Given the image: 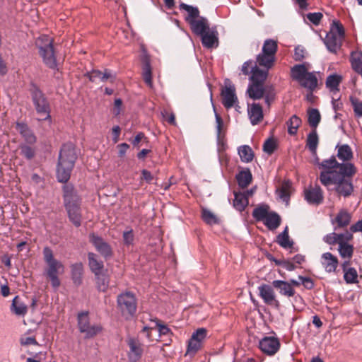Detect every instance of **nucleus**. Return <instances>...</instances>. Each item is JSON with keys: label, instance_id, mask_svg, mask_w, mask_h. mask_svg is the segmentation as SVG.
Instances as JSON below:
<instances>
[{"label": "nucleus", "instance_id": "f257e3e1", "mask_svg": "<svg viewBox=\"0 0 362 362\" xmlns=\"http://www.w3.org/2000/svg\"><path fill=\"white\" fill-rule=\"evenodd\" d=\"M336 149L337 157L342 161L341 163L334 156L321 163H319L318 158H316V163L322 170L320 175V180L328 190H334L339 195L348 197L354 190L351 180L357 172L354 164L349 162L353 158V151L348 144H338Z\"/></svg>", "mask_w": 362, "mask_h": 362}, {"label": "nucleus", "instance_id": "f03ea898", "mask_svg": "<svg viewBox=\"0 0 362 362\" xmlns=\"http://www.w3.org/2000/svg\"><path fill=\"white\" fill-rule=\"evenodd\" d=\"M76 158L75 148L72 144H66L62 146L59 152L57 168V176L59 182H66L68 181Z\"/></svg>", "mask_w": 362, "mask_h": 362}, {"label": "nucleus", "instance_id": "7ed1b4c3", "mask_svg": "<svg viewBox=\"0 0 362 362\" xmlns=\"http://www.w3.org/2000/svg\"><path fill=\"white\" fill-rule=\"evenodd\" d=\"M42 252L44 260L47 264L45 274L49 279L52 286L54 289H57L61 284L59 275L64 273L65 267L62 262L55 259L52 249L49 247H44Z\"/></svg>", "mask_w": 362, "mask_h": 362}, {"label": "nucleus", "instance_id": "20e7f679", "mask_svg": "<svg viewBox=\"0 0 362 362\" xmlns=\"http://www.w3.org/2000/svg\"><path fill=\"white\" fill-rule=\"evenodd\" d=\"M64 191V203L69 218L72 223L78 227L81 223V214L80 209L81 199L74 191L72 187L66 186Z\"/></svg>", "mask_w": 362, "mask_h": 362}, {"label": "nucleus", "instance_id": "39448f33", "mask_svg": "<svg viewBox=\"0 0 362 362\" xmlns=\"http://www.w3.org/2000/svg\"><path fill=\"white\" fill-rule=\"evenodd\" d=\"M35 43L45 64L51 69H55L57 62L52 46V39L48 35H42L37 37Z\"/></svg>", "mask_w": 362, "mask_h": 362}, {"label": "nucleus", "instance_id": "423d86ee", "mask_svg": "<svg viewBox=\"0 0 362 362\" xmlns=\"http://www.w3.org/2000/svg\"><path fill=\"white\" fill-rule=\"evenodd\" d=\"M308 70L305 64L296 65L291 69V75L300 86L313 90L317 86V79L313 72H308Z\"/></svg>", "mask_w": 362, "mask_h": 362}, {"label": "nucleus", "instance_id": "0eeeda50", "mask_svg": "<svg viewBox=\"0 0 362 362\" xmlns=\"http://www.w3.org/2000/svg\"><path fill=\"white\" fill-rule=\"evenodd\" d=\"M276 50L277 42L272 39L266 40L262 52L257 57V63L267 69H270L274 63Z\"/></svg>", "mask_w": 362, "mask_h": 362}, {"label": "nucleus", "instance_id": "6e6552de", "mask_svg": "<svg viewBox=\"0 0 362 362\" xmlns=\"http://www.w3.org/2000/svg\"><path fill=\"white\" fill-rule=\"evenodd\" d=\"M344 36V30L341 24L334 21L329 32L326 35L324 42L329 51L336 52L341 47Z\"/></svg>", "mask_w": 362, "mask_h": 362}, {"label": "nucleus", "instance_id": "1a4fd4ad", "mask_svg": "<svg viewBox=\"0 0 362 362\" xmlns=\"http://www.w3.org/2000/svg\"><path fill=\"white\" fill-rule=\"evenodd\" d=\"M221 95L222 104L226 109L234 107L237 112H240V107L238 105L235 88L229 79L224 81V86L221 89Z\"/></svg>", "mask_w": 362, "mask_h": 362}, {"label": "nucleus", "instance_id": "9d476101", "mask_svg": "<svg viewBox=\"0 0 362 362\" xmlns=\"http://www.w3.org/2000/svg\"><path fill=\"white\" fill-rule=\"evenodd\" d=\"M117 304L124 316H133L136 311V299L132 292L127 291L118 296Z\"/></svg>", "mask_w": 362, "mask_h": 362}, {"label": "nucleus", "instance_id": "9b49d317", "mask_svg": "<svg viewBox=\"0 0 362 362\" xmlns=\"http://www.w3.org/2000/svg\"><path fill=\"white\" fill-rule=\"evenodd\" d=\"M32 98L37 112L41 115L40 120H45L50 117L49 107L48 103L43 93L37 88H35L32 90Z\"/></svg>", "mask_w": 362, "mask_h": 362}, {"label": "nucleus", "instance_id": "f8f14e48", "mask_svg": "<svg viewBox=\"0 0 362 362\" xmlns=\"http://www.w3.org/2000/svg\"><path fill=\"white\" fill-rule=\"evenodd\" d=\"M78 324L80 332L84 333L86 338L95 336L102 329L99 325H90L88 313L78 314Z\"/></svg>", "mask_w": 362, "mask_h": 362}, {"label": "nucleus", "instance_id": "ddd939ff", "mask_svg": "<svg viewBox=\"0 0 362 362\" xmlns=\"http://www.w3.org/2000/svg\"><path fill=\"white\" fill-rule=\"evenodd\" d=\"M259 296L264 303L272 306L278 308L279 302L276 298L273 288L268 284H262L258 287Z\"/></svg>", "mask_w": 362, "mask_h": 362}, {"label": "nucleus", "instance_id": "4468645a", "mask_svg": "<svg viewBox=\"0 0 362 362\" xmlns=\"http://www.w3.org/2000/svg\"><path fill=\"white\" fill-rule=\"evenodd\" d=\"M259 346L264 354L272 356L279 349L280 343L274 337H265L259 341Z\"/></svg>", "mask_w": 362, "mask_h": 362}, {"label": "nucleus", "instance_id": "2eb2a0df", "mask_svg": "<svg viewBox=\"0 0 362 362\" xmlns=\"http://www.w3.org/2000/svg\"><path fill=\"white\" fill-rule=\"evenodd\" d=\"M127 344L129 348L128 351V358L130 362H137L140 360L143 354V345L136 339L130 338L127 340Z\"/></svg>", "mask_w": 362, "mask_h": 362}, {"label": "nucleus", "instance_id": "dca6fc26", "mask_svg": "<svg viewBox=\"0 0 362 362\" xmlns=\"http://www.w3.org/2000/svg\"><path fill=\"white\" fill-rule=\"evenodd\" d=\"M90 241L95 246L97 251L104 257H110L112 255L110 246L100 237L95 235V234H91L90 235Z\"/></svg>", "mask_w": 362, "mask_h": 362}, {"label": "nucleus", "instance_id": "f3484780", "mask_svg": "<svg viewBox=\"0 0 362 362\" xmlns=\"http://www.w3.org/2000/svg\"><path fill=\"white\" fill-rule=\"evenodd\" d=\"M16 129L27 144H34L36 142L37 138L35 134L26 124L23 122H17Z\"/></svg>", "mask_w": 362, "mask_h": 362}, {"label": "nucleus", "instance_id": "a211bd4d", "mask_svg": "<svg viewBox=\"0 0 362 362\" xmlns=\"http://www.w3.org/2000/svg\"><path fill=\"white\" fill-rule=\"evenodd\" d=\"M321 264L328 273L334 272L338 266V259L330 252H325L321 256Z\"/></svg>", "mask_w": 362, "mask_h": 362}, {"label": "nucleus", "instance_id": "6ab92c4d", "mask_svg": "<svg viewBox=\"0 0 362 362\" xmlns=\"http://www.w3.org/2000/svg\"><path fill=\"white\" fill-rule=\"evenodd\" d=\"M247 113L252 125L257 124L263 119L262 108L257 103L248 104Z\"/></svg>", "mask_w": 362, "mask_h": 362}, {"label": "nucleus", "instance_id": "aec40b11", "mask_svg": "<svg viewBox=\"0 0 362 362\" xmlns=\"http://www.w3.org/2000/svg\"><path fill=\"white\" fill-rule=\"evenodd\" d=\"M218 33L213 29H209L201 35L202 42L204 47L212 48L218 46Z\"/></svg>", "mask_w": 362, "mask_h": 362}, {"label": "nucleus", "instance_id": "412c9836", "mask_svg": "<svg viewBox=\"0 0 362 362\" xmlns=\"http://www.w3.org/2000/svg\"><path fill=\"white\" fill-rule=\"evenodd\" d=\"M272 286L276 288L279 293L286 297H292L295 294L293 287L288 282L281 280H274L272 281Z\"/></svg>", "mask_w": 362, "mask_h": 362}, {"label": "nucleus", "instance_id": "4be33fe9", "mask_svg": "<svg viewBox=\"0 0 362 362\" xmlns=\"http://www.w3.org/2000/svg\"><path fill=\"white\" fill-rule=\"evenodd\" d=\"M192 30L197 35H201L209 29L207 20L204 17H199L189 23Z\"/></svg>", "mask_w": 362, "mask_h": 362}, {"label": "nucleus", "instance_id": "5701e85b", "mask_svg": "<svg viewBox=\"0 0 362 362\" xmlns=\"http://www.w3.org/2000/svg\"><path fill=\"white\" fill-rule=\"evenodd\" d=\"M305 198L310 204H320L322 199V192L320 187L305 189Z\"/></svg>", "mask_w": 362, "mask_h": 362}, {"label": "nucleus", "instance_id": "b1692460", "mask_svg": "<svg viewBox=\"0 0 362 362\" xmlns=\"http://www.w3.org/2000/svg\"><path fill=\"white\" fill-rule=\"evenodd\" d=\"M89 79L93 82L99 81H106L110 80V82H113L115 76L112 74V73L105 70L104 73L101 72L99 70H93L91 72L88 74Z\"/></svg>", "mask_w": 362, "mask_h": 362}, {"label": "nucleus", "instance_id": "393cba45", "mask_svg": "<svg viewBox=\"0 0 362 362\" xmlns=\"http://www.w3.org/2000/svg\"><path fill=\"white\" fill-rule=\"evenodd\" d=\"M88 258L90 270L95 275H100L103 269V262L99 259L98 257L93 252L88 253Z\"/></svg>", "mask_w": 362, "mask_h": 362}, {"label": "nucleus", "instance_id": "a878e982", "mask_svg": "<svg viewBox=\"0 0 362 362\" xmlns=\"http://www.w3.org/2000/svg\"><path fill=\"white\" fill-rule=\"evenodd\" d=\"M251 73L250 81L252 83L263 84L267 78L268 69L261 70L255 64L252 67Z\"/></svg>", "mask_w": 362, "mask_h": 362}, {"label": "nucleus", "instance_id": "bb28decb", "mask_svg": "<svg viewBox=\"0 0 362 362\" xmlns=\"http://www.w3.org/2000/svg\"><path fill=\"white\" fill-rule=\"evenodd\" d=\"M247 94L253 100H258L264 96V89L262 84L250 83L247 89Z\"/></svg>", "mask_w": 362, "mask_h": 362}, {"label": "nucleus", "instance_id": "cd10ccee", "mask_svg": "<svg viewBox=\"0 0 362 362\" xmlns=\"http://www.w3.org/2000/svg\"><path fill=\"white\" fill-rule=\"evenodd\" d=\"M234 197L233 206L235 209L239 211H244L249 204L247 195L243 192H234Z\"/></svg>", "mask_w": 362, "mask_h": 362}, {"label": "nucleus", "instance_id": "c85d7f7f", "mask_svg": "<svg viewBox=\"0 0 362 362\" xmlns=\"http://www.w3.org/2000/svg\"><path fill=\"white\" fill-rule=\"evenodd\" d=\"M11 310L16 315L24 316L27 313L28 308L18 296H16L12 300Z\"/></svg>", "mask_w": 362, "mask_h": 362}, {"label": "nucleus", "instance_id": "c756f323", "mask_svg": "<svg viewBox=\"0 0 362 362\" xmlns=\"http://www.w3.org/2000/svg\"><path fill=\"white\" fill-rule=\"evenodd\" d=\"M263 222L269 230H275L281 223V218L276 213L271 212L268 214Z\"/></svg>", "mask_w": 362, "mask_h": 362}, {"label": "nucleus", "instance_id": "7c9ffc66", "mask_svg": "<svg viewBox=\"0 0 362 362\" xmlns=\"http://www.w3.org/2000/svg\"><path fill=\"white\" fill-rule=\"evenodd\" d=\"M238 152L242 162L247 163L253 160L254 153L248 145L240 146L238 149Z\"/></svg>", "mask_w": 362, "mask_h": 362}, {"label": "nucleus", "instance_id": "2f4dec72", "mask_svg": "<svg viewBox=\"0 0 362 362\" xmlns=\"http://www.w3.org/2000/svg\"><path fill=\"white\" fill-rule=\"evenodd\" d=\"M291 191V183L289 181L283 182L281 187L277 189L279 197L286 204L289 201V197Z\"/></svg>", "mask_w": 362, "mask_h": 362}, {"label": "nucleus", "instance_id": "473e14b6", "mask_svg": "<svg viewBox=\"0 0 362 362\" xmlns=\"http://www.w3.org/2000/svg\"><path fill=\"white\" fill-rule=\"evenodd\" d=\"M348 262H344L342 264L344 272V278L347 284H354L357 282L358 274L354 268L346 269Z\"/></svg>", "mask_w": 362, "mask_h": 362}, {"label": "nucleus", "instance_id": "72a5a7b5", "mask_svg": "<svg viewBox=\"0 0 362 362\" xmlns=\"http://www.w3.org/2000/svg\"><path fill=\"white\" fill-rule=\"evenodd\" d=\"M236 179L238 183V185L245 188L247 187L252 181V174L250 170L240 171L237 175Z\"/></svg>", "mask_w": 362, "mask_h": 362}, {"label": "nucleus", "instance_id": "f704fd0d", "mask_svg": "<svg viewBox=\"0 0 362 362\" xmlns=\"http://www.w3.org/2000/svg\"><path fill=\"white\" fill-rule=\"evenodd\" d=\"M180 8L187 12L186 21L188 23L192 22V21L199 17V11L197 7H194L192 6H189L186 4L182 3L180 5Z\"/></svg>", "mask_w": 362, "mask_h": 362}, {"label": "nucleus", "instance_id": "c9c22d12", "mask_svg": "<svg viewBox=\"0 0 362 362\" xmlns=\"http://www.w3.org/2000/svg\"><path fill=\"white\" fill-rule=\"evenodd\" d=\"M321 116L318 110L310 108L308 110V121L310 126L315 129L320 122Z\"/></svg>", "mask_w": 362, "mask_h": 362}, {"label": "nucleus", "instance_id": "e433bc0d", "mask_svg": "<svg viewBox=\"0 0 362 362\" xmlns=\"http://www.w3.org/2000/svg\"><path fill=\"white\" fill-rule=\"evenodd\" d=\"M306 145L312 153L316 155L318 145V136L315 130H313L308 135Z\"/></svg>", "mask_w": 362, "mask_h": 362}, {"label": "nucleus", "instance_id": "4c0bfd02", "mask_svg": "<svg viewBox=\"0 0 362 362\" xmlns=\"http://www.w3.org/2000/svg\"><path fill=\"white\" fill-rule=\"evenodd\" d=\"M72 279L76 284H80L81 281V276L83 274V264L81 263H75L71 264Z\"/></svg>", "mask_w": 362, "mask_h": 362}, {"label": "nucleus", "instance_id": "58836bf2", "mask_svg": "<svg viewBox=\"0 0 362 362\" xmlns=\"http://www.w3.org/2000/svg\"><path fill=\"white\" fill-rule=\"evenodd\" d=\"M288 133L290 135H296L298 129L301 124V119L296 115H293L287 122Z\"/></svg>", "mask_w": 362, "mask_h": 362}, {"label": "nucleus", "instance_id": "ea45409f", "mask_svg": "<svg viewBox=\"0 0 362 362\" xmlns=\"http://www.w3.org/2000/svg\"><path fill=\"white\" fill-rule=\"evenodd\" d=\"M269 214V206L265 204L260 205L256 207L253 212L252 216L255 220L258 221H264Z\"/></svg>", "mask_w": 362, "mask_h": 362}, {"label": "nucleus", "instance_id": "a19ab883", "mask_svg": "<svg viewBox=\"0 0 362 362\" xmlns=\"http://www.w3.org/2000/svg\"><path fill=\"white\" fill-rule=\"evenodd\" d=\"M351 62L352 68L358 73L362 71V53L354 52L351 54Z\"/></svg>", "mask_w": 362, "mask_h": 362}, {"label": "nucleus", "instance_id": "79ce46f5", "mask_svg": "<svg viewBox=\"0 0 362 362\" xmlns=\"http://www.w3.org/2000/svg\"><path fill=\"white\" fill-rule=\"evenodd\" d=\"M277 243L284 248H288L292 246L293 243L289 239L287 227L277 236Z\"/></svg>", "mask_w": 362, "mask_h": 362}, {"label": "nucleus", "instance_id": "37998d69", "mask_svg": "<svg viewBox=\"0 0 362 362\" xmlns=\"http://www.w3.org/2000/svg\"><path fill=\"white\" fill-rule=\"evenodd\" d=\"M341 81V77L338 75H330L327 77L326 81V86L332 92H337L338 86Z\"/></svg>", "mask_w": 362, "mask_h": 362}, {"label": "nucleus", "instance_id": "c03bdc74", "mask_svg": "<svg viewBox=\"0 0 362 362\" xmlns=\"http://www.w3.org/2000/svg\"><path fill=\"white\" fill-rule=\"evenodd\" d=\"M351 214L346 211H341L336 217V221L339 227H344L349 224Z\"/></svg>", "mask_w": 362, "mask_h": 362}, {"label": "nucleus", "instance_id": "a18cd8bd", "mask_svg": "<svg viewBox=\"0 0 362 362\" xmlns=\"http://www.w3.org/2000/svg\"><path fill=\"white\" fill-rule=\"evenodd\" d=\"M338 250L342 258L348 259L351 258L354 252L353 246L347 243L339 245Z\"/></svg>", "mask_w": 362, "mask_h": 362}, {"label": "nucleus", "instance_id": "49530a36", "mask_svg": "<svg viewBox=\"0 0 362 362\" xmlns=\"http://www.w3.org/2000/svg\"><path fill=\"white\" fill-rule=\"evenodd\" d=\"M202 218L204 222L209 225L216 224L218 222V219L216 216L210 210L206 209H202Z\"/></svg>", "mask_w": 362, "mask_h": 362}, {"label": "nucleus", "instance_id": "de8ad7c7", "mask_svg": "<svg viewBox=\"0 0 362 362\" xmlns=\"http://www.w3.org/2000/svg\"><path fill=\"white\" fill-rule=\"evenodd\" d=\"M142 75H143V78H144L145 83L150 88H152L153 82H152V78H151V69L150 64L148 62H146L144 64Z\"/></svg>", "mask_w": 362, "mask_h": 362}, {"label": "nucleus", "instance_id": "09e8293b", "mask_svg": "<svg viewBox=\"0 0 362 362\" xmlns=\"http://www.w3.org/2000/svg\"><path fill=\"white\" fill-rule=\"evenodd\" d=\"M95 276L98 288L101 291H105L108 288V277L102 273L100 275H95Z\"/></svg>", "mask_w": 362, "mask_h": 362}, {"label": "nucleus", "instance_id": "8fccbe9b", "mask_svg": "<svg viewBox=\"0 0 362 362\" xmlns=\"http://www.w3.org/2000/svg\"><path fill=\"white\" fill-rule=\"evenodd\" d=\"M202 346V344L198 341L191 337L188 343V347L187 350V355H194Z\"/></svg>", "mask_w": 362, "mask_h": 362}, {"label": "nucleus", "instance_id": "3c124183", "mask_svg": "<svg viewBox=\"0 0 362 362\" xmlns=\"http://www.w3.org/2000/svg\"><path fill=\"white\" fill-rule=\"evenodd\" d=\"M20 149L21 154L27 159H31L35 156V149L27 144H21Z\"/></svg>", "mask_w": 362, "mask_h": 362}, {"label": "nucleus", "instance_id": "603ef678", "mask_svg": "<svg viewBox=\"0 0 362 362\" xmlns=\"http://www.w3.org/2000/svg\"><path fill=\"white\" fill-rule=\"evenodd\" d=\"M350 100L354 107L355 115L357 117H362V100L354 97H351Z\"/></svg>", "mask_w": 362, "mask_h": 362}, {"label": "nucleus", "instance_id": "864d4df0", "mask_svg": "<svg viewBox=\"0 0 362 362\" xmlns=\"http://www.w3.org/2000/svg\"><path fill=\"white\" fill-rule=\"evenodd\" d=\"M306 18L310 23L317 25L322 18V14L320 12L309 13L306 15Z\"/></svg>", "mask_w": 362, "mask_h": 362}, {"label": "nucleus", "instance_id": "5fc2aeb1", "mask_svg": "<svg viewBox=\"0 0 362 362\" xmlns=\"http://www.w3.org/2000/svg\"><path fill=\"white\" fill-rule=\"evenodd\" d=\"M206 337V329L204 328H199L196 332H194L192 337L198 341L199 343L202 344L203 341L205 339Z\"/></svg>", "mask_w": 362, "mask_h": 362}, {"label": "nucleus", "instance_id": "6e6d98bb", "mask_svg": "<svg viewBox=\"0 0 362 362\" xmlns=\"http://www.w3.org/2000/svg\"><path fill=\"white\" fill-rule=\"evenodd\" d=\"M134 235L132 229L124 231L123 240L125 245H130L133 243Z\"/></svg>", "mask_w": 362, "mask_h": 362}, {"label": "nucleus", "instance_id": "4d7b16f0", "mask_svg": "<svg viewBox=\"0 0 362 362\" xmlns=\"http://www.w3.org/2000/svg\"><path fill=\"white\" fill-rule=\"evenodd\" d=\"M305 50L303 47L297 46L295 48L293 57L296 61H301L305 57Z\"/></svg>", "mask_w": 362, "mask_h": 362}, {"label": "nucleus", "instance_id": "13d9d810", "mask_svg": "<svg viewBox=\"0 0 362 362\" xmlns=\"http://www.w3.org/2000/svg\"><path fill=\"white\" fill-rule=\"evenodd\" d=\"M337 243L339 245L346 243L348 240L352 238V234L348 232L341 234L337 233Z\"/></svg>", "mask_w": 362, "mask_h": 362}, {"label": "nucleus", "instance_id": "bf43d9fd", "mask_svg": "<svg viewBox=\"0 0 362 362\" xmlns=\"http://www.w3.org/2000/svg\"><path fill=\"white\" fill-rule=\"evenodd\" d=\"M214 110L215 112V117H216V132H217V136L218 139H220L221 134V127L223 126V120L220 115L216 112L215 107L214 106Z\"/></svg>", "mask_w": 362, "mask_h": 362}, {"label": "nucleus", "instance_id": "052dcab7", "mask_svg": "<svg viewBox=\"0 0 362 362\" xmlns=\"http://www.w3.org/2000/svg\"><path fill=\"white\" fill-rule=\"evenodd\" d=\"M274 148H275V144H274V141H272L271 139L267 140L265 141V143L264 144L263 149L266 153H267L269 154H271L272 153H273V151H274Z\"/></svg>", "mask_w": 362, "mask_h": 362}, {"label": "nucleus", "instance_id": "680f3d73", "mask_svg": "<svg viewBox=\"0 0 362 362\" xmlns=\"http://www.w3.org/2000/svg\"><path fill=\"white\" fill-rule=\"evenodd\" d=\"M21 343L22 345L28 346V345H37V342L35 339L33 337H23L21 339Z\"/></svg>", "mask_w": 362, "mask_h": 362}, {"label": "nucleus", "instance_id": "e2e57ef3", "mask_svg": "<svg viewBox=\"0 0 362 362\" xmlns=\"http://www.w3.org/2000/svg\"><path fill=\"white\" fill-rule=\"evenodd\" d=\"M298 279L300 280V284H302L306 288H313L314 284L311 279L308 277H303L302 276H299Z\"/></svg>", "mask_w": 362, "mask_h": 362}, {"label": "nucleus", "instance_id": "0e129e2a", "mask_svg": "<svg viewBox=\"0 0 362 362\" xmlns=\"http://www.w3.org/2000/svg\"><path fill=\"white\" fill-rule=\"evenodd\" d=\"M252 64H253L252 61L249 60V61L245 62L243 64L241 71L243 72V74L247 75L250 72H251L252 67L254 66V65Z\"/></svg>", "mask_w": 362, "mask_h": 362}, {"label": "nucleus", "instance_id": "69168bd1", "mask_svg": "<svg viewBox=\"0 0 362 362\" xmlns=\"http://www.w3.org/2000/svg\"><path fill=\"white\" fill-rule=\"evenodd\" d=\"M337 233H332L324 237V241L329 245L337 243Z\"/></svg>", "mask_w": 362, "mask_h": 362}, {"label": "nucleus", "instance_id": "338daca9", "mask_svg": "<svg viewBox=\"0 0 362 362\" xmlns=\"http://www.w3.org/2000/svg\"><path fill=\"white\" fill-rule=\"evenodd\" d=\"M277 264L288 271H293L296 269L294 263L288 260H284L281 262H277Z\"/></svg>", "mask_w": 362, "mask_h": 362}, {"label": "nucleus", "instance_id": "774afa93", "mask_svg": "<svg viewBox=\"0 0 362 362\" xmlns=\"http://www.w3.org/2000/svg\"><path fill=\"white\" fill-rule=\"evenodd\" d=\"M156 327H158V332L160 335H168L170 332V329L165 325L156 322Z\"/></svg>", "mask_w": 362, "mask_h": 362}]
</instances>
